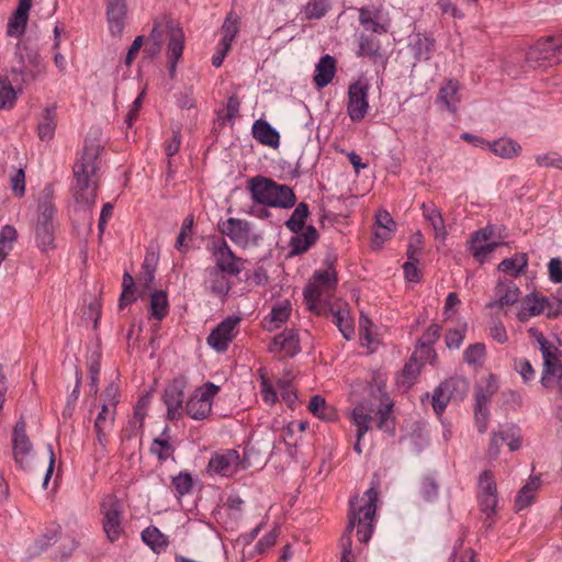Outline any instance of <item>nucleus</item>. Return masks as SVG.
<instances>
[{
  "label": "nucleus",
  "instance_id": "nucleus-1",
  "mask_svg": "<svg viewBox=\"0 0 562 562\" xmlns=\"http://www.w3.org/2000/svg\"><path fill=\"white\" fill-rule=\"evenodd\" d=\"M101 145L97 140H86L82 154L74 166V196L78 204L91 206L95 202Z\"/></svg>",
  "mask_w": 562,
  "mask_h": 562
},
{
  "label": "nucleus",
  "instance_id": "nucleus-2",
  "mask_svg": "<svg viewBox=\"0 0 562 562\" xmlns=\"http://www.w3.org/2000/svg\"><path fill=\"white\" fill-rule=\"evenodd\" d=\"M378 488L372 486L367 492L368 497L364 506L356 508L358 497L350 499L349 520L345 533L340 538L341 555H352V540L351 532L356 525H358L357 536L359 541L366 543L370 540L373 532V518L376 510Z\"/></svg>",
  "mask_w": 562,
  "mask_h": 562
},
{
  "label": "nucleus",
  "instance_id": "nucleus-3",
  "mask_svg": "<svg viewBox=\"0 0 562 562\" xmlns=\"http://www.w3.org/2000/svg\"><path fill=\"white\" fill-rule=\"evenodd\" d=\"M248 190L252 201L259 205L291 209L296 202V196L289 186L262 176L249 179Z\"/></svg>",
  "mask_w": 562,
  "mask_h": 562
},
{
  "label": "nucleus",
  "instance_id": "nucleus-4",
  "mask_svg": "<svg viewBox=\"0 0 562 562\" xmlns=\"http://www.w3.org/2000/svg\"><path fill=\"white\" fill-rule=\"evenodd\" d=\"M528 334L532 339V344L541 352L543 360L541 384L544 387H553L555 385L558 390H562V350L536 327H530Z\"/></svg>",
  "mask_w": 562,
  "mask_h": 562
},
{
  "label": "nucleus",
  "instance_id": "nucleus-5",
  "mask_svg": "<svg viewBox=\"0 0 562 562\" xmlns=\"http://www.w3.org/2000/svg\"><path fill=\"white\" fill-rule=\"evenodd\" d=\"M53 191L49 187L44 189V199L38 204L40 214L34 228L35 241L41 251L55 248L56 209L52 201Z\"/></svg>",
  "mask_w": 562,
  "mask_h": 562
},
{
  "label": "nucleus",
  "instance_id": "nucleus-6",
  "mask_svg": "<svg viewBox=\"0 0 562 562\" xmlns=\"http://www.w3.org/2000/svg\"><path fill=\"white\" fill-rule=\"evenodd\" d=\"M337 286V276L331 267L316 271L304 290V299L310 310L318 311L319 306L327 304Z\"/></svg>",
  "mask_w": 562,
  "mask_h": 562
},
{
  "label": "nucleus",
  "instance_id": "nucleus-7",
  "mask_svg": "<svg viewBox=\"0 0 562 562\" xmlns=\"http://www.w3.org/2000/svg\"><path fill=\"white\" fill-rule=\"evenodd\" d=\"M392 404H382L378 411H375L374 404L363 401L359 403L351 412L352 423L357 426L358 440L364 436L370 429L369 424L376 416L379 418L378 428L391 431L393 429L392 422L390 420Z\"/></svg>",
  "mask_w": 562,
  "mask_h": 562
},
{
  "label": "nucleus",
  "instance_id": "nucleus-8",
  "mask_svg": "<svg viewBox=\"0 0 562 562\" xmlns=\"http://www.w3.org/2000/svg\"><path fill=\"white\" fill-rule=\"evenodd\" d=\"M102 529L110 542L117 541L124 533L123 503L113 494L104 496L100 504Z\"/></svg>",
  "mask_w": 562,
  "mask_h": 562
},
{
  "label": "nucleus",
  "instance_id": "nucleus-9",
  "mask_svg": "<svg viewBox=\"0 0 562 562\" xmlns=\"http://www.w3.org/2000/svg\"><path fill=\"white\" fill-rule=\"evenodd\" d=\"M218 227L222 234L243 248L257 246L259 240L262 239L261 234L246 220L229 217L221 222Z\"/></svg>",
  "mask_w": 562,
  "mask_h": 562
},
{
  "label": "nucleus",
  "instance_id": "nucleus-10",
  "mask_svg": "<svg viewBox=\"0 0 562 562\" xmlns=\"http://www.w3.org/2000/svg\"><path fill=\"white\" fill-rule=\"evenodd\" d=\"M218 386L212 382L203 384L196 389L186 404V413L195 420L206 418L212 408V400L218 391Z\"/></svg>",
  "mask_w": 562,
  "mask_h": 562
},
{
  "label": "nucleus",
  "instance_id": "nucleus-11",
  "mask_svg": "<svg viewBox=\"0 0 562 562\" xmlns=\"http://www.w3.org/2000/svg\"><path fill=\"white\" fill-rule=\"evenodd\" d=\"M240 468V456L235 449H224L214 452L207 463L211 475L223 477L233 476Z\"/></svg>",
  "mask_w": 562,
  "mask_h": 562
},
{
  "label": "nucleus",
  "instance_id": "nucleus-12",
  "mask_svg": "<svg viewBox=\"0 0 562 562\" xmlns=\"http://www.w3.org/2000/svg\"><path fill=\"white\" fill-rule=\"evenodd\" d=\"M212 254L215 260L214 268L231 276H238L241 272L244 260L233 252L225 239L213 241Z\"/></svg>",
  "mask_w": 562,
  "mask_h": 562
},
{
  "label": "nucleus",
  "instance_id": "nucleus-13",
  "mask_svg": "<svg viewBox=\"0 0 562 562\" xmlns=\"http://www.w3.org/2000/svg\"><path fill=\"white\" fill-rule=\"evenodd\" d=\"M368 86L363 82H355L348 89L347 111L353 122L361 121L368 113Z\"/></svg>",
  "mask_w": 562,
  "mask_h": 562
},
{
  "label": "nucleus",
  "instance_id": "nucleus-14",
  "mask_svg": "<svg viewBox=\"0 0 562 562\" xmlns=\"http://www.w3.org/2000/svg\"><path fill=\"white\" fill-rule=\"evenodd\" d=\"M239 317H227L207 337V344L216 351H225L237 334Z\"/></svg>",
  "mask_w": 562,
  "mask_h": 562
},
{
  "label": "nucleus",
  "instance_id": "nucleus-15",
  "mask_svg": "<svg viewBox=\"0 0 562 562\" xmlns=\"http://www.w3.org/2000/svg\"><path fill=\"white\" fill-rule=\"evenodd\" d=\"M12 446L15 462L21 468L29 465L33 446L26 435L25 423L22 419L15 424L13 429Z\"/></svg>",
  "mask_w": 562,
  "mask_h": 562
},
{
  "label": "nucleus",
  "instance_id": "nucleus-16",
  "mask_svg": "<svg viewBox=\"0 0 562 562\" xmlns=\"http://www.w3.org/2000/svg\"><path fill=\"white\" fill-rule=\"evenodd\" d=\"M186 384L184 379H175L165 390L164 402L169 419H178L181 416Z\"/></svg>",
  "mask_w": 562,
  "mask_h": 562
},
{
  "label": "nucleus",
  "instance_id": "nucleus-17",
  "mask_svg": "<svg viewBox=\"0 0 562 562\" xmlns=\"http://www.w3.org/2000/svg\"><path fill=\"white\" fill-rule=\"evenodd\" d=\"M16 56L22 64L20 71H27L33 80L42 77L46 72V66L37 50L31 49L25 45L18 44Z\"/></svg>",
  "mask_w": 562,
  "mask_h": 562
},
{
  "label": "nucleus",
  "instance_id": "nucleus-18",
  "mask_svg": "<svg viewBox=\"0 0 562 562\" xmlns=\"http://www.w3.org/2000/svg\"><path fill=\"white\" fill-rule=\"evenodd\" d=\"M166 29L169 31V43H168V63L169 74L171 77L176 74V66L178 60L183 54L184 47V34L181 27L167 23Z\"/></svg>",
  "mask_w": 562,
  "mask_h": 562
},
{
  "label": "nucleus",
  "instance_id": "nucleus-19",
  "mask_svg": "<svg viewBox=\"0 0 562 562\" xmlns=\"http://www.w3.org/2000/svg\"><path fill=\"white\" fill-rule=\"evenodd\" d=\"M494 301L488 303L490 307L512 306L518 302L520 290L513 280H499L494 289Z\"/></svg>",
  "mask_w": 562,
  "mask_h": 562
},
{
  "label": "nucleus",
  "instance_id": "nucleus-20",
  "mask_svg": "<svg viewBox=\"0 0 562 562\" xmlns=\"http://www.w3.org/2000/svg\"><path fill=\"white\" fill-rule=\"evenodd\" d=\"M467 383L462 379H450L442 382L434 392L432 407L437 414H441L452 397L453 391H465Z\"/></svg>",
  "mask_w": 562,
  "mask_h": 562
},
{
  "label": "nucleus",
  "instance_id": "nucleus-21",
  "mask_svg": "<svg viewBox=\"0 0 562 562\" xmlns=\"http://www.w3.org/2000/svg\"><path fill=\"white\" fill-rule=\"evenodd\" d=\"M270 352L279 353L280 357H294L300 352V342L297 333L293 329H286L277 335L269 347Z\"/></svg>",
  "mask_w": 562,
  "mask_h": 562
},
{
  "label": "nucleus",
  "instance_id": "nucleus-22",
  "mask_svg": "<svg viewBox=\"0 0 562 562\" xmlns=\"http://www.w3.org/2000/svg\"><path fill=\"white\" fill-rule=\"evenodd\" d=\"M548 305L549 301L547 297L536 293L528 294L522 299L516 316L518 321L525 323L531 317L542 314Z\"/></svg>",
  "mask_w": 562,
  "mask_h": 562
},
{
  "label": "nucleus",
  "instance_id": "nucleus-23",
  "mask_svg": "<svg viewBox=\"0 0 562 562\" xmlns=\"http://www.w3.org/2000/svg\"><path fill=\"white\" fill-rule=\"evenodd\" d=\"M127 7L125 0H108L106 16L112 35L120 36L124 30Z\"/></svg>",
  "mask_w": 562,
  "mask_h": 562
},
{
  "label": "nucleus",
  "instance_id": "nucleus-24",
  "mask_svg": "<svg viewBox=\"0 0 562 562\" xmlns=\"http://www.w3.org/2000/svg\"><path fill=\"white\" fill-rule=\"evenodd\" d=\"M57 127V113L55 106H47L43 109L38 119L36 132L42 142H49L54 138Z\"/></svg>",
  "mask_w": 562,
  "mask_h": 562
},
{
  "label": "nucleus",
  "instance_id": "nucleus-25",
  "mask_svg": "<svg viewBox=\"0 0 562 562\" xmlns=\"http://www.w3.org/2000/svg\"><path fill=\"white\" fill-rule=\"evenodd\" d=\"M294 234L289 243L290 256H297L307 251L318 237L314 226H307L304 231Z\"/></svg>",
  "mask_w": 562,
  "mask_h": 562
},
{
  "label": "nucleus",
  "instance_id": "nucleus-26",
  "mask_svg": "<svg viewBox=\"0 0 562 562\" xmlns=\"http://www.w3.org/2000/svg\"><path fill=\"white\" fill-rule=\"evenodd\" d=\"M32 1L33 0H19L18 8L8 23V35L18 36L24 33Z\"/></svg>",
  "mask_w": 562,
  "mask_h": 562
},
{
  "label": "nucleus",
  "instance_id": "nucleus-27",
  "mask_svg": "<svg viewBox=\"0 0 562 562\" xmlns=\"http://www.w3.org/2000/svg\"><path fill=\"white\" fill-rule=\"evenodd\" d=\"M395 228V223L392 220L391 215L386 211H380L375 215V228H374V237H373V246L375 248L381 247V245L391 238V235Z\"/></svg>",
  "mask_w": 562,
  "mask_h": 562
},
{
  "label": "nucleus",
  "instance_id": "nucleus-28",
  "mask_svg": "<svg viewBox=\"0 0 562 562\" xmlns=\"http://www.w3.org/2000/svg\"><path fill=\"white\" fill-rule=\"evenodd\" d=\"M115 409L108 405H102L101 412L98 414L94 422V430L97 434L98 442L104 447L108 441V434L111 430L114 422Z\"/></svg>",
  "mask_w": 562,
  "mask_h": 562
},
{
  "label": "nucleus",
  "instance_id": "nucleus-29",
  "mask_svg": "<svg viewBox=\"0 0 562 562\" xmlns=\"http://www.w3.org/2000/svg\"><path fill=\"white\" fill-rule=\"evenodd\" d=\"M225 271L214 267L205 270V282L210 291L218 296H226L231 290V282L225 276Z\"/></svg>",
  "mask_w": 562,
  "mask_h": 562
},
{
  "label": "nucleus",
  "instance_id": "nucleus-30",
  "mask_svg": "<svg viewBox=\"0 0 562 562\" xmlns=\"http://www.w3.org/2000/svg\"><path fill=\"white\" fill-rule=\"evenodd\" d=\"M420 209L423 216L431 225L435 237L442 240L446 239L448 233L439 209L434 203H423Z\"/></svg>",
  "mask_w": 562,
  "mask_h": 562
},
{
  "label": "nucleus",
  "instance_id": "nucleus-31",
  "mask_svg": "<svg viewBox=\"0 0 562 562\" xmlns=\"http://www.w3.org/2000/svg\"><path fill=\"white\" fill-rule=\"evenodd\" d=\"M254 137L262 145L277 148L280 143L279 133L266 121L257 120L252 125Z\"/></svg>",
  "mask_w": 562,
  "mask_h": 562
},
{
  "label": "nucleus",
  "instance_id": "nucleus-32",
  "mask_svg": "<svg viewBox=\"0 0 562 562\" xmlns=\"http://www.w3.org/2000/svg\"><path fill=\"white\" fill-rule=\"evenodd\" d=\"M440 329L439 325L432 324L425 330L422 338L418 340L419 350L417 351L420 352V357L425 356V360L429 362L435 361L437 357L431 346L440 337Z\"/></svg>",
  "mask_w": 562,
  "mask_h": 562
},
{
  "label": "nucleus",
  "instance_id": "nucleus-33",
  "mask_svg": "<svg viewBox=\"0 0 562 562\" xmlns=\"http://www.w3.org/2000/svg\"><path fill=\"white\" fill-rule=\"evenodd\" d=\"M336 61L329 55L323 56L315 68L314 82L318 88L326 87L334 78Z\"/></svg>",
  "mask_w": 562,
  "mask_h": 562
},
{
  "label": "nucleus",
  "instance_id": "nucleus-34",
  "mask_svg": "<svg viewBox=\"0 0 562 562\" xmlns=\"http://www.w3.org/2000/svg\"><path fill=\"white\" fill-rule=\"evenodd\" d=\"M459 83L456 80H448L439 90L438 101L442 103L448 111L456 113L460 102Z\"/></svg>",
  "mask_w": 562,
  "mask_h": 562
},
{
  "label": "nucleus",
  "instance_id": "nucleus-35",
  "mask_svg": "<svg viewBox=\"0 0 562 562\" xmlns=\"http://www.w3.org/2000/svg\"><path fill=\"white\" fill-rule=\"evenodd\" d=\"M486 146L494 155L504 159H512L518 156L521 150L520 145L512 138H499L493 143L487 142Z\"/></svg>",
  "mask_w": 562,
  "mask_h": 562
},
{
  "label": "nucleus",
  "instance_id": "nucleus-36",
  "mask_svg": "<svg viewBox=\"0 0 562 562\" xmlns=\"http://www.w3.org/2000/svg\"><path fill=\"white\" fill-rule=\"evenodd\" d=\"M291 313V303L285 300L274 305L269 317L266 318V327L268 330H274L285 323Z\"/></svg>",
  "mask_w": 562,
  "mask_h": 562
},
{
  "label": "nucleus",
  "instance_id": "nucleus-37",
  "mask_svg": "<svg viewBox=\"0 0 562 562\" xmlns=\"http://www.w3.org/2000/svg\"><path fill=\"white\" fill-rule=\"evenodd\" d=\"M540 486L539 477H531L518 492L516 496V507L518 510L527 508L535 499L536 493Z\"/></svg>",
  "mask_w": 562,
  "mask_h": 562
},
{
  "label": "nucleus",
  "instance_id": "nucleus-38",
  "mask_svg": "<svg viewBox=\"0 0 562 562\" xmlns=\"http://www.w3.org/2000/svg\"><path fill=\"white\" fill-rule=\"evenodd\" d=\"M528 266L526 254H520L514 258H506L498 265V270L508 273L512 277H517L525 273Z\"/></svg>",
  "mask_w": 562,
  "mask_h": 562
},
{
  "label": "nucleus",
  "instance_id": "nucleus-39",
  "mask_svg": "<svg viewBox=\"0 0 562 562\" xmlns=\"http://www.w3.org/2000/svg\"><path fill=\"white\" fill-rule=\"evenodd\" d=\"M497 387V381L493 375L485 380L484 385H477L475 389V406L487 407Z\"/></svg>",
  "mask_w": 562,
  "mask_h": 562
},
{
  "label": "nucleus",
  "instance_id": "nucleus-40",
  "mask_svg": "<svg viewBox=\"0 0 562 562\" xmlns=\"http://www.w3.org/2000/svg\"><path fill=\"white\" fill-rule=\"evenodd\" d=\"M142 539L155 552H161L168 546L167 537L156 527H147L144 529Z\"/></svg>",
  "mask_w": 562,
  "mask_h": 562
},
{
  "label": "nucleus",
  "instance_id": "nucleus-41",
  "mask_svg": "<svg viewBox=\"0 0 562 562\" xmlns=\"http://www.w3.org/2000/svg\"><path fill=\"white\" fill-rule=\"evenodd\" d=\"M308 409L314 416L327 422L336 418V411L327 405L325 398L321 395H314L311 398Z\"/></svg>",
  "mask_w": 562,
  "mask_h": 562
},
{
  "label": "nucleus",
  "instance_id": "nucleus-42",
  "mask_svg": "<svg viewBox=\"0 0 562 562\" xmlns=\"http://www.w3.org/2000/svg\"><path fill=\"white\" fill-rule=\"evenodd\" d=\"M168 428L162 432L164 438H155L150 446V452L155 454L159 461L164 462L171 458L175 452V448L171 445L169 437L167 436Z\"/></svg>",
  "mask_w": 562,
  "mask_h": 562
},
{
  "label": "nucleus",
  "instance_id": "nucleus-43",
  "mask_svg": "<svg viewBox=\"0 0 562 562\" xmlns=\"http://www.w3.org/2000/svg\"><path fill=\"white\" fill-rule=\"evenodd\" d=\"M417 352L418 351H415L413 353L411 360L405 364L402 373L397 378V384L402 385L403 387H409L419 374L420 364L417 360Z\"/></svg>",
  "mask_w": 562,
  "mask_h": 562
},
{
  "label": "nucleus",
  "instance_id": "nucleus-44",
  "mask_svg": "<svg viewBox=\"0 0 562 562\" xmlns=\"http://www.w3.org/2000/svg\"><path fill=\"white\" fill-rule=\"evenodd\" d=\"M333 323L338 327L342 336L350 340L355 334L352 319L348 310H338L333 313Z\"/></svg>",
  "mask_w": 562,
  "mask_h": 562
},
{
  "label": "nucleus",
  "instance_id": "nucleus-45",
  "mask_svg": "<svg viewBox=\"0 0 562 562\" xmlns=\"http://www.w3.org/2000/svg\"><path fill=\"white\" fill-rule=\"evenodd\" d=\"M308 215V206L301 202L296 205L290 218L285 222V226L293 233H299L304 228L305 220Z\"/></svg>",
  "mask_w": 562,
  "mask_h": 562
},
{
  "label": "nucleus",
  "instance_id": "nucleus-46",
  "mask_svg": "<svg viewBox=\"0 0 562 562\" xmlns=\"http://www.w3.org/2000/svg\"><path fill=\"white\" fill-rule=\"evenodd\" d=\"M151 315L161 321L168 314V299L164 291H155L150 297Z\"/></svg>",
  "mask_w": 562,
  "mask_h": 562
},
{
  "label": "nucleus",
  "instance_id": "nucleus-47",
  "mask_svg": "<svg viewBox=\"0 0 562 562\" xmlns=\"http://www.w3.org/2000/svg\"><path fill=\"white\" fill-rule=\"evenodd\" d=\"M18 93L8 78H0V109H12Z\"/></svg>",
  "mask_w": 562,
  "mask_h": 562
},
{
  "label": "nucleus",
  "instance_id": "nucleus-48",
  "mask_svg": "<svg viewBox=\"0 0 562 562\" xmlns=\"http://www.w3.org/2000/svg\"><path fill=\"white\" fill-rule=\"evenodd\" d=\"M329 8V0H310L305 4L303 13L308 20L321 19L327 13Z\"/></svg>",
  "mask_w": 562,
  "mask_h": 562
},
{
  "label": "nucleus",
  "instance_id": "nucleus-49",
  "mask_svg": "<svg viewBox=\"0 0 562 562\" xmlns=\"http://www.w3.org/2000/svg\"><path fill=\"white\" fill-rule=\"evenodd\" d=\"M359 22L368 31H372V32L379 33V34H383V33L387 32L385 25L375 21L372 12L368 8L359 9Z\"/></svg>",
  "mask_w": 562,
  "mask_h": 562
},
{
  "label": "nucleus",
  "instance_id": "nucleus-50",
  "mask_svg": "<svg viewBox=\"0 0 562 562\" xmlns=\"http://www.w3.org/2000/svg\"><path fill=\"white\" fill-rule=\"evenodd\" d=\"M380 49V43L378 40L369 35H360L359 37V52L360 56H376Z\"/></svg>",
  "mask_w": 562,
  "mask_h": 562
},
{
  "label": "nucleus",
  "instance_id": "nucleus-51",
  "mask_svg": "<svg viewBox=\"0 0 562 562\" xmlns=\"http://www.w3.org/2000/svg\"><path fill=\"white\" fill-rule=\"evenodd\" d=\"M496 493L497 488L493 473L486 470L479 476V496L492 495Z\"/></svg>",
  "mask_w": 562,
  "mask_h": 562
},
{
  "label": "nucleus",
  "instance_id": "nucleus-52",
  "mask_svg": "<svg viewBox=\"0 0 562 562\" xmlns=\"http://www.w3.org/2000/svg\"><path fill=\"white\" fill-rule=\"evenodd\" d=\"M146 406L147 400L143 398L142 401H139L135 407L134 416L128 423L132 434L134 435H136L143 428L144 418L146 415Z\"/></svg>",
  "mask_w": 562,
  "mask_h": 562
},
{
  "label": "nucleus",
  "instance_id": "nucleus-53",
  "mask_svg": "<svg viewBox=\"0 0 562 562\" xmlns=\"http://www.w3.org/2000/svg\"><path fill=\"white\" fill-rule=\"evenodd\" d=\"M464 360L469 364H481L484 357H485V346L483 344L476 342L473 345H470L464 350Z\"/></svg>",
  "mask_w": 562,
  "mask_h": 562
},
{
  "label": "nucleus",
  "instance_id": "nucleus-54",
  "mask_svg": "<svg viewBox=\"0 0 562 562\" xmlns=\"http://www.w3.org/2000/svg\"><path fill=\"white\" fill-rule=\"evenodd\" d=\"M514 369L521 376L525 383L533 381L536 378V371L530 361L526 358L515 359Z\"/></svg>",
  "mask_w": 562,
  "mask_h": 562
},
{
  "label": "nucleus",
  "instance_id": "nucleus-55",
  "mask_svg": "<svg viewBox=\"0 0 562 562\" xmlns=\"http://www.w3.org/2000/svg\"><path fill=\"white\" fill-rule=\"evenodd\" d=\"M172 485L179 496L189 494L193 486V480L187 472H181L179 475L172 479Z\"/></svg>",
  "mask_w": 562,
  "mask_h": 562
},
{
  "label": "nucleus",
  "instance_id": "nucleus-56",
  "mask_svg": "<svg viewBox=\"0 0 562 562\" xmlns=\"http://www.w3.org/2000/svg\"><path fill=\"white\" fill-rule=\"evenodd\" d=\"M467 325H462L458 328L449 329L446 334V345L449 349H458L465 337Z\"/></svg>",
  "mask_w": 562,
  "mask_h": 562
},
{
  "label": "nucleus",
  "instance_id": "nucleus-57",
  "mask_svg": "<svg viewBox=\"0 0 562 562\" xmlns=\"http://www.w3.org/2000/svg\"><path fill=\"white\" fill-rule=\"evenodd\" d=\"M278 389L280 391L282 400L286 403L289 407L293 408L294 404L296 403L297 396L291 384V381L285 379L279 380Z\"/></svg>",
  "mask_w": 562,
  "mask_h": 562
},
{
  "label": "nucleus",
  "instance_id": "nucleus-58",
  "mask_svg": "<svg viewBox=\"0 0 562 562\" xmlns=\"http://www.w3.org/2000/svg\"><path fill=\"white\" fill-rule=\"evenodd\" d=\"M260 392L265 403L273 405L278 400V392L274 390L268 378L260 371Z\"/></svg>",
  "mask_w": 562,
  "mask_h": 562
},
{
  "label": "nucleus",
  "instance_id": "nucleus-59",
  "mask_svg": "<svg viewBox=\"0 0 562 562\" xmlns=\"http://www.w3.org/2000/svg\"><path fill=\"white\" fill-rule=\"evenodd\" d=\"M18 239V232L12 225H4L0 231V245L11 249L13 248L14 243Z\"/></svg>",
  "mask_w": 562,
  "mask_h": 562
},
{
  "label": "nucleus",
  "instance_id": "nucleus-60",
  "mask_svg": "<svg viewBox=\"0 0 562 562\" xmlns=\"http://www.w3.org/2000/svg\"><path fill=\"white\" fill-rule=\"evenodd\" d=\"M536 162L540 167H553L562 169V157L555 153L540 154L536 156Z\"/></svg>",
  "mask_w": 562,
  "mask_h": 562
},
{
  "label": "nucleus",
  "instance_id": "nucleus-61",
  "mask_svg": "<svg viewBox=\"0 0 562 562\" xmlns=\"http://www.w3.org/2000/svg\"><path fill=\"white\" fill-rule=\"evenodd\" d=\"M370 325H371L370 319L367 316L361 315L360 319H359V336H360L361 345L364 347H368V348H371L372 344H373V339L371 337L370 329H369Z\"/></svg>",
  "mask_w": 562,
  "mask_h": 562
},
{
  "label": "nucleus",
  "instance_id": "nucleus-62",
  "mask_svg": "<svg viewBox=\"0 0 562 562\" xmlns=\"http://www.w3.org/2000/svg\"><path fill=\"white\" fill-rule=\"evenodd\" d=\"M506 437H504V430H499L497 432H493L491 437L490 447L487 450V456L491 459H495L501 451V447L505 443Z\"/></svg>",
  "mask_w": 562,
  "mask_h": 562
},
{
  "label": "nucleus",
  "instance_id": "nucleus-63",
  "mask_svg": "<svg viewBox=\"0 0 562 562\" xmlns=\"http://www.w3.org/2000/svg\"><path fill=\"white\" fill-rule=\"evenodd\" d=\"M420 494L427 502H431L436 498L438 494V486L436 482L430 477L424 479L420 484Z\"/></svg>",
  "mask_w": 562,
  "mask_h": 562
},
{
  "label": "nucleus",
  "instance_id": "nucleus-64",
  "mask_svg": "<svg viewBox=\"0 0 562 562\" xmlns=\"http://www.w3.org/2000/svg\"><path fill=\"white\" fill-rule=\"evenodd\" d=\"M549 278L553 283L562 282V260L552 258L548 263Z\"/></svg>",
  "mask_w": 562,
  "mask_h": 562
}]
</instances>
